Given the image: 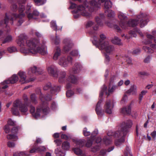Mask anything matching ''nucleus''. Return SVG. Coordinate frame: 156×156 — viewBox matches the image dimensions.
I'll use <instances>...</instances> for the list:
<instances>
[{
  "mask_svg": "<svg viewBox=\"0 0 156 156\" xmlns=\"http://www.w3.org/2000/svg\"><path fill=\"white\" fill-rule=\"evenodd\" d=\"M12 37L11 36L9 35L7 36L2 42L3 44L9 43L12 41Z\"/></svg>",
  "mask_w": 156,
  "mask_h": 156,
  "instance_id": "44",
  "label": "nucleus"
},
{
  "mask_svg": "<svg viewBox=\"0 0 156 156\" xmlns=\"http://www.w3.org/2000/svg\"><path fill=\"white\" fill-rule=\"evenodd\" d=\"M74 94L73 91L71 90H69L66 92V96L68 97H70L72 96Z\"/></svg>",
  "mask_w": 156,
  "mask_h": 156,
  "instance_id": "55",
  "label": "nucleus"
},
{
  "mask_svg": "<svg viewBox=\"0 0 156 156\" xmlns=\"http://www.w3.org/2000/svg\"><path fill=\"white\" fill-rule=\"evenodd\" d=\"M47 70L49 74L54 77H57L58 76V70L56 66L54 65H51L47 68Z\"/></svg>",
  "mask_w": 156,
  "mask_h": 156,
  "instance_id": "11",
  "label": "nucleus"
},
{
  "mask_svg": "<svg viewBox=\"0 0 156 156\" xmlns=\"http://www.w3.org/2000/svg\"><path fill=\"white\" fill-rule=\"evenodd\" d=\"M85 5V6H84L82 5H80L78 6L77 7L78 10L76 12V13H77L78 11H80L81 14L83 16L87 17H90L91 14L88 12V11H89V7L86 5Z\"/></svg>",
  "mask_w": 156,
  "mask_h": 156,
  "instance_id": "6",
  "label": "nucleus"
},
{
  "mask_svg": "<svg viewBox=\"0 0 156 156\" xmlns=\"http://www.w3.org/2000/svg\"><path fill=\"white\" fill-rule=\"evenodd\" d=\"M105 12L108 16L109 17H113L114 15V12L112 10L108 9L105 10Z\"/></svg>",
  "mask_w": 156,
  "mask_h": 156,
  "instance_id": "37",
  "label": "nucleus"
},
{
  "mask_svg": "<svg viewBox=\"0 0 156 156\" xmlns=\"http://www.w3.org/2000/svg\"><path fill=\"white\" fill-rule=\"evenodd\" d=\"M61 51L60 48L58 47H57L54 50V54L53 58L54 60H57L58 58L61 55Z\"/></svg>",
  "mask_w": 156,
  "mask_h": 156,
  "instance_id": "26",
  "label": "nucleus"
},
{
  "mask_svg": "<svg viewBox=\"0 0 156 156\" xmlns=\"http://www.w3.org/2000/svg\"><path fill=\"white\" fill-rule=\"evenodd\" d=\"M51 27L54 30L57 31V27L55 22L52 21L51 23Z\"/></svg>",
  "mask_w": 156,
  "mask_h": 156,
  "instance_id": "50",
  "label": "nucleus"
},
{
  "mask_svg": "<svg viewBox=\"0 0 156 156\" xmlns=\"http://www.w3.org/2000/svg\"><path fill=\"white\" fill-rule=\"evenodd\" d=\"M139 32V30L137 29H134L133 30H131L129 32V34L132 37H136V34Z\"/></svg>",
  "mask_w": 156,
  "mask_h": 156,
  "instance_id": "38",
  "label": "nucleus"
},
{
  "mask_svg": "<svg viewBox=\"0 0 156 156\" xmlns=\"http://www.w3.org/2000/svg\"><path fill=\"white\" fill-rule=\"evenodd\" d=\"M147 92V90H143L139 94V99L140 101L142 100L143 96L145 95Z\"/></svg>",
  "mask_w": 156,
  "mask_h": 156,
  "instance_id": "47",
  "label": "nucleus"
},
{
  "mask_svg": "<svg viewBox=\"0 0 156 156\" xmlns=\"http://www.w3.org/2000/svg\"><path fill=\"white\" fill-rule=\"evenodd\" d=\"M51 87V84L50 83H48L44 86L43 87L44 90H47Z\"/></svg>",
  "mask_w": 156,
  "mask_h": 156,
  "instance_id": "54",
  "label": "nucleus"
},
{
  "mask_svg": "<svg viewBox=\"0 0 156 156\" xmlns=\"http://www.w3.org/2000/svg\"><path fill=\"white\" fill-rule=\"evenodd\" d=\"M85 140H77L76 141V145H79L80 147L83 146L84 144Z\"/></svg>",
  "mask_w": 156,
  "mask_h": 156,
  "instance_id": "41",
  "label": "nucleus"
},
{
  "mask_svg": "<svg viewBox=\"0 0 156 156\" xmlns=\"http://www.w3.org/2000/svg\"><path fill=\"white\" fill-rule=\"evenodd\" d=\"M8 124V125H10L11 126H15L16 125L15 122L12 120L11 119H9Z\"/></svg>",
  "mask_w": 156,
  "mask_h": 156,
  "instance_id": "59",
  "label": "nucleus"
},
{
  "mask_svg": "<svg viewBox=\"0 0 156 156\" xmlns=\"http://www.w3.org/2000/svg\"><path fill=\"white\" fill-rule=\"evenodd\" d=\"M11 10L14 12H16L17 10V6L15 4H12L11 7Z\"/></svg>",
  "mask_w": 156,
  "mask_h": 156,
  "instance_id": "58",
  "label": "nucleus"
},
{
  "mask_svg": "<svg viewBox=\"0 0 156 156\" xmlns=\"http://www.w3.org/2000/svg\"><path fill=\"white\" fill-rule=\"evenodd\" d=\"M132 124L133 123L132 121L130 120H128L126 122L122 123V124L119 126L118 130H120L121 131L123 132L124 130H127V133L128 131L127 129L131 127Z\"/></svg>",
  "mask_w": 156,
  "mask_h": 156,
  "instance_id": "10",
  "label": "nucleus"
},
{
  "mask_svg": "<svg viewBox=\"0 0 156 156\" xmlns=\"http://www.w3.org/2000/svg\"><path fill=\"white\" fill-rule=\"evenodd\" d=\"M31 6L30 5L27 4L26 8L25 13L27 15V17L29 19L34 18V16H37L39 15V12L36 10H34L32 14L30 13Z\"/></svg>",
  "mask_w": 156,
  "mask_h": 156,
  "instance_id": "9",
  "label": "nucleus"
},
{
  "mask_svg": "<svg viewBox=\"0 0 156 156\" xmlns=\"http://www.w3.org/2000/svg\"><path fill=\"white\" fill-rule=\"evenodd\" d=\"M60 88L58 86H55L51 88V93H54L55 91L58 92L60 90Z\"/></svg>",
  "mask_w": 156,
  "mask_h": 156,
  "instance_id": "46",
  "label": "nucleus"
},
{
  "mask_svg": "<svg viewBox=\"0 0 156 156\" xmlns=\"http://www.w3.org/2000/svg\"><path fill=\"white\" fill-rule=\"evenodd\" d=\"M103 101V99H100L98 102L96 106L95 110L97 115L99 116L102 115L101 104Z\"/></svg>",
  "mask_w": 156,
  "mask_h": 156,
  "instance_id": "21",
  "label": "nucleus"
},
{
  "mask_svg": "<svg viewBox=\"0 0 156 156\" xmlns=\"http://www.w3.org/2000/svg\"><path fill=\"white\" fill-rule=\"evenodd\" d=\"M36 93L37 94L39 95L40 99L43 103H44L45 101H50L51 99V96L49 95H48V96L44 97L41 93L40 89L38 88L36 90Z\"/></svg>",
  "mask_w": 156,
  "mask_h": 156,
  "instance_id": "15",
  "label": "nucleus"
},
{
  "mask_svg": "<svg viewBox=\"0 0 156 156\" xmlns=\"http://www.w3.org/2000/svg\"><path fill=\"white\" fill-rule=\"evenodd\" d=\"M124 131L123 132L121 131L120 130H119L113 133V136L119 138L115 141V144L117 146H120L125 142L124 136L127 134V130H124Z\"/></svg>",
  "mask_w": 156,
  "mask_h": 156,
  "instance_id": "4",
  "label": "nucleus"
},
{
  "mask_svg": "<svg viewBox=\"0 0 156 156\" xmlns=\"http://www.w3.org/2000/svg\"><path fill=\"white\" fill-rule=\"evenodd\" d=\"M120 112L124 115L129 114L131 112V107L129 105L124 107L120 109Z\"/></svg>",
  "mask_w": 156,
  "mask_h": 156,
  "instance_id": "23",
  "label": "nucleus"
},
{
  "mask_svg": "<svg viewBox=\"0 0 156 156\" xmlns=\"http://www.w3.org/2000/svg\"><path fill=\"white\" fill-rule=\"evenodd\" d=\"M17 102H19L20 103L19 104L18 106L19 110L23 114L25 113L28 111L27 108L28 103H23L20 100H17Z\"/></svg>",
  "mask_w": 156,
  "mask_h": 156,
  "instance_id": "14",
  "label": "nucleus"
},
{
  "mask_svg": "<svg viewBox=\"0 0 156 156\" xmlns=\"http://www.w3.org/2000/svg\"><path fill=\"white\" fill-rule=\"evenodd\" d=\"M107 89V87L105 85H104L102 88L101 90V92L100 93V94H99V97H101L103 96L104 92Z\"/></svg>",
  "mask_w": 156,
  "mask_h": 156,
  "instance_id": "48",
  "label": "nucleus"
},
{
  "mask_svg": "<svg viewBox=\"0 0 156 156\" xmlns=\"http://www.w3.org/2000/svg\"><path fill=\"white\" fill-rule=\"evenodd\" d=\"M37 152H44L46 151V148L44 146H40L37 148Z\"/></svg>",
  "mask_w": 156,
  "mask_h": 156,
  "instance_id": "52",
  "label": "nucleus"
},
{
  "mask_svg": "<svg viewBox=\"0 0 156 156\" xmlns=\"http://www.w3.org/2000/svg\"><path fill=\"white\" fill-rule=\"evenodd\" d=\"M92 144V141L91 140H88L87 141L86 146L87 147H90L91 146Z\"/></svg>",
  "mask_w": 156,
  "mask_h": 156,
  "instance_id": "62",
  "label": "nucleus"
},
{
  "mask_svg": "<svg viewBox=\"0 0 156 156\" xmlns=\"http://www.w3.org/2000/svg\"><path fill=\"white\" fill-rule=\"evenodd\" d=\"M95 20L97 24H95L93 27V29L94 30H97L98 28V25H102L101 19L99 17H97L95 18Z\"/></svg>",
  "mask_w": 156,
  "mask_h": 156,
  "instance_id": "30",
  "label": "nucleus"
},
{
  "mask_svg": "<svg viewBox=\"0 0 156 156\" xmlns=\"http://www.w3.org/2000/svg\"><path fill=\"white\" fill-rule=\"evenodd\" d=\"M72 58L70 56H62L59 59L58 64L63 67H66L68 66L70 62H72Z\"/></svg>",
  "mask_w": 156,
  "mask_h": 156,
  "instance_id": "8",
  "label": "nucleus"
},
{
  "mask_svg": "<svg viewBox=\"0 0 156 156\" xmlns=\"http://www.w3.org/2000/svg\"><path fill=\"white\" fill-rule=\"evenodd\" d=\"M98 1L99 2H101V3L105 2L104 6L105 9H108L112 6V3L110 1H105V0H98Z\"/></svg>",
  "mask_w": 156,
  "mask_h": 156,
  "instance_id": "27",
  "label": "nucleus"
},
{
  "mask_svg": "<svg viewBox=\"0 0 156 156\" xmlns=\"http://www.w3.org/2000/svg\"><path fill=\"white\" fill-rule=\"evenodd\" d=\"M137 93V87L134 85L131 86L130 88L126 91L127 94L132 95H136Z\"/></svg>",
  "mask_w": 156,
  "mask_h": 156,
  "instance_id": "24",
  "label": "nucleus"
},
{
  "mask_svg": "<svg viewBox=\"0 0 156 156\" xmlns=\"http://www.w3.org/2000/svg\"><path fill=\"white\" fill-rule=\"evenodd\" d=\"M62 147L65 150H69L70 147L69 143L67 141L63 142L62 144Z\"/></svg>",
  "mask_w": 156,
  "mask_h": 156,
  "instance_id": "34",
  "label": "nucleus"
},
{
  "mask_svg": "<svg viewBox=\"0 0 156 156\" xmlns=\"http://www.w3.org/2000/svg\"><path fill=\"white\" fill-rule=\"evenodd\" d=\"M41 109V111L40 113L42 112L44 114L46 115L48 112L49 108L48 107H46L45 108H43L42 107L41 108H40Z\"/></svg>",
  "mask_w": 156,
  "mask_h": 156,
  "instance_id": "43",
  "label": "nucleus"
},
{
  "mask_svg": "<svg viewBox=\"0 0 156 156\" xmlns=\"http://www.w3.org/2000/svg\"><path fill=\"white\" fill-rule=\"evenodd\" d=\"M68 80L71 83L75 84L77 82L78 80L76 77L73 75H70L68 78Z\"/></svg>",
  "mask_w": 156,
  "mask_h": 156,
  "instance_id": "33",
  "label": "nucleus"
},
{
  "mask_svg": "<svg viewBox=\"0 0 156 156\" xmlns=\"http://www.w3.org/2000/svg\"><path fill=\"white\" fill-rule=\"evenodd\" d=\"M146 34L147 39L143 41L144 43L145 44H151L152 43V40L154 39V37L147 33H146Z\"/></svg>",
  "mask_w": 156,
  "mask_h": 156,
  "instance_id": "25",
  "label": "nucleus"
},
{
  "mask_svg": "<svg viewBox=\"0 0 156 156\" xmlns=\"http://www.w3.org/2000/svg\"><path fill=\"white\" fill-rule=\"evenodd\" d=\"M4 130L5 132L7 133H8L10 131V128L9 127V125H6L4 127Z\"/></svg>",
  "mask_w": 156,
  "mask_h": 156,
  "instance_id": "63",
  "label": "nucleus"
},
{
  "mask_svg": "<svg viewBox=\"0 0 156 156\" xmlns=\"http://www.w3.org/2000/svg\"><path fill=\"white\" fill-rule=\"evenodd\" d=\"M19 130V128L18 127H14L11 130V133L14 134L17 133Z\"/></svg>",
  "mask_w": 156,
  "mask_h": 156,
  "instance_id": "56",
  "label": "nucleus"
},
{
  "mask_svg": "<svg viewBox=\"0 0 156 156\" xmlns=\"http://www.w3.org/2000/svg\"><path fill=\"white\" fill-rule=\"evenodd\" d=\"M99 49H104L107 53L109 54H112L114 50L113 46L110 44L108 41L104 42V44H101Z\"/></svg>",
  "mask_w": 156,
  "mask_h": 156,
  "instance_id": "7",
  "label": "nucleus"
},
{
  "mask_svg": "<svg viewBox=\"0 0 156 156\" xmlns=\"http://www.w3.org/2000/svg\"><path fill=\"white\" fill-rule=\"evenodd\" d=\"M82 68V66L80 63H76L75 64L74 66L69 72L71 73H77L80 72Z\"/></svg>",
  "mask_w": 156,
  "mask_h": 156,
  "instance_id": "19",
  "label": "nucleus"
},
{
  "mask_svg": "<svg viewBox=\"0 0 156 156\" xmlns=\"http://www.w3.org/2000/svg\"><path fill=\"white\" fill-rule=\"evenodd\" d=\"M41 111V109L39 108H38L37 109V111L36 113H34L35 111V108L33 106H30V113L32 114L36 118H37L38 117L40 116V112Z\"/></svg>",
  "mask_w": 156,
  "mask_h": 156,
  "instance_id": "22",
  "label": "nucleus"
},
{
  "mask_svg": "<svg viewBox=\"0 0 156 156\" xmlns=\"http://www.w3.org/2000/svg\"><path fill=\"white\" fill-rule=\"evenodd\" d=\"M100 39L99 41V47L101 46V44H104V42L103 43V41L106 38L105 35L103 34H100Z\"/></svg>",
  "mask_w": 156,
  "mask_h": 156,
  "instance_id": "36",
  "label": "nucleus"
},
{
  "mask_svg": "<svg viewBox=\"0 0 156 156\" xmlns=\"http://www.w3.org/2000/svg\"><path fill=\"white\" fill-rule=\"evenodd\" d=\"M115 103L113 101L108 100H107L104 106L105 112L107 114H112Z\"/></svg>",
  "mask_w": 156,
  "mask_h": 156,
  "instance_id": "5",
  "label": "nucleus"
},
{
  "mask_svg": "<svg viewBox=\"0 0 156 156\" xmlns=\"http://www.w3.org/2000/svg\"><path fill=\"white\" fill-rule=\"evenodd\" d=\"M54 142L57 146H59L62 144V141L60 139H56L54 140Z\"/></svg>",
  "mask_w": 156,
  "mask_h": 156,
  "instance_id": "61",
  "label": "nucleus"
},
{
  "mask_svg": "<svg viewBox=\"0 0 156 156\" xmlns=\"http://www.w3.org/2000/svg\"><path fill=\"white\" fill-rule=\"evenodd\" d=\"M117 86L115 85H112L111 84V81L109 83L108 89V93L106 92V94L108 95V96L109 95L110 93L113 92L116 89Z\"/></svg>",
  "mask_w": 156,
  "mask_h": 156,
  "instance_id": "29",
  "label": "nucleus"
},
{
  "mask_svg": "<svg viewBox=\"0 0 156 156\" xmlns=\"http://www.w3.org/2000/svg\"><path fill=\"white\" fill-rule=\"evenodd\" d=\"M20 103V102H17L16 100L15 101L13 104V107L11 109V112L14 115H19V108L18 105Z\"/></svg>",
  "mask_w": 156,
  "mask_h": 156,
  "instance_id": "16",
  "label": "nucleus"
},
{
  "mask_svg": "<svg viewBox=\"0 0 156 156\" xmlns=\"http://www.w3.org/2000/svg\"><path fill=\"white\" fill-rule=\"evenodd\" d=\"M111 41L114 44L118 45H121L122 44L121 39L117 37H115Z\"/></svg>",
  "mask_w": 156,
  "mask_h": 156,
  "instance_id": "32",
  "label": "nucleus"
},
{
  "mask_svg": "<svg viewBox=\"0 0 156 156\" xmlns=\"http://www.w3.org/2000/svg\"><path fill=\"white\" fill-rule=\"evenodd\" d=\"M143 49L144 51L147 53H152L153 52V50L151 48L146 46H144Z\"/></svg>",
  "mask_w": 156,
  "mask_h": 156,
  "instance_id": "45",
  "label": "nucleus"
},
{
  "mask_svg": "<svg viewBox=\"0 0 156 156\" xmlns=\"http://www.w3.org/2000/svg\"><path fill=\"white\" fill-rule=\"evenodd\" d=\"M61 137L62 139L68 140L69 139V136L65 134H62L61 136Z\"/></svg>",
  "mask_w": 156,
  "mask_h": 156,
  "instance_id": "64",
  "label": "nucleus"
},
{
  "mask_svg": "<svg viewBox=\"0 0 156 156\" xmlns=\"http://www.w3.org/2000/svg\"><path fill=\"white\" fill-rule=\"evenodd\" d=\"M63 42L65 44L64 46L63 50L65 52H67L72 48L73 44L70 41L67 39H65Z\"/></svg>",
  "mask_w": 156,
  "mask_h": 156,
  "instance_id": "18",
  "label": "nucleus"
},
{
  "mask_svg": "<svg viewBox=\"0 0 156 156\" xmlns=\"http://www.w3.org/2000/svg\"><path fill=\"white\" fill-rule=\"evenodd\" d=\"M118 17L121 20L119 23V25L123 29L126 28V25L129 27H134L139 23L140 22V27H144L147 23L148 21L147 15L145 14L141 13L137 16V20H131L126 23L125 21L126 20V16L122 13L119 12L118 14Z\"/></svg>",
  "mask_w": 156,
  "mask_h": 156,
  "instance_id": "2",
  "label": "nucleus"
},
{
  "mask_svg": "<svg viewBox=\"0 0 156 156\" xmlns=\"http://www.w3.org/2000/svg\"><path fill=\"white\" fill-rule=\"evenodd\" d=\"M43 73L42 70L40 68H37L35 66L30 68L28 71L29 75H31L32 73L35 74L36 75L41 74Z\"/></svg>",
  "mask_w": 156,
  "mask_h": 156,
  "instance_id": "17",
  "label": "nucleus"
},
{
  "mask_svg": "<svg viewBox=\"0 0 156 156\" xmlns=\"http://www.w3.org/2000/svg\"><path fill=\"white\" fill-rule=\"evenodd\" d=\"M25 9V7L24 5H20L18 9L19 13V14L17 15L16 14H12L10 12L6 13L4 21L0 22V25H2L3 24H5L6 25V26L7 27V24L9 20L12 21V24L13 23V21L14 20L17 18H19L20 19L18 21L17 25L18 26H20L23 21V20L20 19L24 17L25 16V13L24 12Z\"/></svg>",
  "mask_w": 156,
  "mask_h": 156,
  "instance_id": "3",
  "label": "nucleus"
},
{
  "mask_svg": "<svg viewBox=\"0 0 156 156\" xmlns=\"http://www.w3.org/2000/svg\"><path fill=\"white\" fill-rule=\"evenodd\" d=\"M36 145H34L32 147L31 149L30 150V153H33L37 152V148L36 147Z\"/></svg>",
  "mask_w": 156,
  "mask_h": 156,
  "instance_id": "57",
  "label": "nucleus"
},
{
  "mask_svg": "<svg viewBox=\"0 0 156 156\" xmlns=\"http://www.w3.org/2000/svg\"><path fill=\"white\" fill-rule=\"evenodd\" d=\"M27 37L26 35L22 34L20 35L16 41L17 44L21 47L20 49L22 53L28 54L39 53L43 55L47 53L46 47L44 45L41 46L38 40L37 39L31 38L27 39L26 41V43H24V40Z\"/></svg>",
  "mask_w": 156,
  "mask_h": 156,
  "instance_id": "1",
  "label": "nucleus"
},
{
  "mask_svg": "<svg viewBox=\"0 0 156 156\" xmlns=\"http://www.w3.org/2000/svg\"><path fill=\"white\" fill-rule=\"evenodd\" d=\"M7 137L8 139L9 140H16L18 139L17 136L14 134H9L7 136Z\"/></svg>",
  "mask_w": 156,
  "mask_h": 156,
  "instance_id": "42",
  "label": "nucleus"
},
{
  "mask_svg": "<svg viewBox=\"0 0 156 156\" xmlns=\"http://www.w3.org/2000/svg\"><path fill=\"white\" fill-rule=\"evenodd\" d=\"M18 74L20 79V81L22 83H26L30 82L33 81L35 80L34 78L30 79L29 80H26V76L25 73L23 72H19Z\"/></svg>",
  "mask_w": 156,
  "mask_h": 156,
  "instance_id": "13",
  "label": "nucleus"
},
{
  "mask_svg": "<svg viewBox=\"0 0 156 156\" xmlns=\"http://www.w3.org/2000/svg\"><path fill=\"white\" fill-rule=\"evenodd\" d=\"M15 144L14 142H8L7 143V145L9 147L13 148L15 147Z\"/></svg>",
  "mask_w": 156,
  "mask_h": 156,
  "instance_id": "60",
  "label": "nucleus"
},
{
  "mask_svg": "<svg viewBox=\"0 0 156 156\" xmlns=\"http://www.w3.org/2000/svg\"><path fill=\"white\" fill-rule=\"evenodd\" d=\"M66 75V73L65 71L61 72L59 75V82L62 83L64 81V79Z\"/></svg>",
  "mask_w": 156,
  "mask_h": 156,
  "instance_id": "35",
  "label": "nucleus"
},
{
  "mask_svg": "<svg viewBox=\"0 0 156 156\" xmlns=\"http://www.w3.org/2000/svg\"><path fill=\"white\" fill-rule=\"evenodd\" d=\"M101 2H96L95 0H91L90 2V8H89V11L91 12L94 10H96L100 7L101 5Z\"/></svg>",
  "mask_w": 156,
  "mask_h": 156,
  "instance_id": "12",
  "label": "nucleus"
},
{
  "mask_svg": "<svg viewBox=\"0 0 156 156\" xmlns=\"http://www.w3.org/2000/svg\"><path fill=\"white\" fill-rule=\"evenodd\" d=\"M83 133L85 136H87L90 135V132L88 131L87 129L86 128H84L83 130Z\"/></svg>",
  "mask_w": 156,
  "mask_h": 156,
  "instance_id": "51",
  "label": "nucleus"
},
{
  "mask_svg": "<svg viewBox=\"0 0 156 156\" xmlns=\"http://www.w3.org/2000/svg\"><path fill=\"white\" fill-rule=\"evenodd\" d=\"M74 151L76 154L77 155H81L82 154V151L78 148H75L74 149Z\"/></svg>",
  "mask_w": 156,
  "mask_h": 156,
  "instance_id": "53",
  "label": "nucleus"
},
{
  "mask_svg": "<svg viewBox=\"0 0 156 156\" xmlns=\"http://www.w3.org/2000/svg\"><path fill=\"white\" fill-rule=\"evenodd\" d=\"M114 132H112L111 133V134H110V133L108 134V136L105 137L103 138V141L104 143L106 145H108L111 143L112 142V140L110 138V136H113V133Z\"/></svg>",
  "mask_w": 156,
  "mask_h": 156,
  "instance_id": "28",
  "label": "nucleus"
},
{
  "mask_svg": "<svg viewBox=\"0 0 156 156\" xmlns=\"http://www.w3.org/2000/svg\"><path fill=\"white\" fill-rule=\"evenodd\" d=\"M55 153L57 156H65V153L62 151L61 148L58 147L55 150Z\"/></svg>",
  "mask_w": 156,
  "mask_h": 156,
  "instance_id": "31",
  "label": "nucleus"
},
{
  "mask_svg": "<svg viewBox=\"0 0 156 156\" xmlns=\"http://www.w3.org/2000/svg\"><path fill=\"white\" fill-rule=\"evenodd\" d=\"M31 101L33 103L36 104L37 103V97L34 94H31L30 96Z\"/></svg>",
  "mask_w": 156,
  "mask_h": 156,
  "instance_id": "39",
  "label": "nucleus"
},
{
  "mask_svg": "<svg viewBox=\"0 0 156 156\" xmlns=\"http://www.w3.org/2000/svg\"><path fill=\"white\" fill-rule=\"evenodd\" d=\"M36 5L39 6L44 4L46 2V0H34Z\"/></svg>",
  "mask_w": 156,
  "mask_h": 156,
  "instance_id": "40",
  "label": "nucleus"
},
{
  "mask_svg": "<svg viewBox=\"0 0 156 156\" xmlns=\"http://www.w3.org/2000/svg\"><path fill=\"white\" fill-rule=\"evenodd\" d=\"M7 50L10 53H12L16 51L17 49L15 47H12L8 48Z\"/></svg>",
  "mask_w": 156,
  "mask_h": 156,
  "instance_id": "49",
  "label": "nucleus"
},
{
  "mask_svg": "<svg viewBox=\"0 0 156 156\" xmlns=\"http://www.w3.org/2000/svg\"><path fill=\"white\" fill-rule=\"evenodd\" d=\"M18 77L16 75H12L10 78L8 80H5L3 82V84L7 83L13 84L18 81Z\"/></svg>",
  "mask_w": 156,
  "mask_h": 156,
  "instance_id": "20",
  "label": "nucleus"
}]
</instances>
